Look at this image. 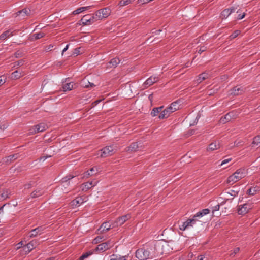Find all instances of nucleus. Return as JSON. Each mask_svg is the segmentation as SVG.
<instances>
[{
	"instance_id": "f257e3e1",
	"label": "nucleus",
	"mask_w": 260,
	"mask_h": 260,
	"mask_svg": "<svg viewBox=\"0 0 260 260\" xmlns=\"http://www.w3.org/2000/svg\"><path fill=\"white\" fill-rule=\"evenodd\" d=\"M161 243L156 242L154 245L145 246L136 250L135 255L139 260L153 259L163 253Z\"/></svg>"
},
{
	"instance_id": "f03ea898",
	"label": "nucleus",
	"mask_w": 260,
	"mask_h": 260,
	"mask_svg": "<svg viewBox=\"0 0 260 260\" xmlns=\"http://www.w3.org/2000/svg\"><path fill=\"white\" fill-rule=\"evenodd\" d=\"M245 171L243 168L238 169L234 174L230 176L227 179V183L233 184L245 176Z\"/></svg>"
},
{
	"instance_id": "7ed1b4c3",
	"label": "nucleus",
	"mask_w": 260,
	"mask_h": 260,
	"mask_svg": "<svg viewBox=\"0 0 260 260\" xmlns=\"http://www.w3.org/2000/svg\"><path fill=\"white\" fill-rule=\"evenodd\" d=\"M131 217L130 214H127L117 218L115 221L112 222V228H116L123 224L127 220Z\"/></svg>"
},
{
	"instance_id": "20e7f679",
	"label": "nucleus",
	"mask_w": 260,
	"mask_h": 260,
	"mask_svg": "<svg viewBox=\"0 0 260 260\" xmlns=\"http://www.w3.org/2000/svg\"><path fill=\"white\" fill-rule=\"evenodd\" d=\"M47 128V125L44 123H41L36 125L29 129V134L34 135L37 133L43 132Z\"/></svg>"
},
{
	"instance_id": "39448f33",
	"label": "nucleus",
	"mask_w": 260,
	"mask_h": 260,
	"mask_svg": "<svg viewBox=\"0 0 260 260\" xmlns=\"http://www.w3.org/2000/svg\"><path fill=\"white\" fill-rule=\"evenodd\" d=\"M102 153L101 157H106L111 156L115 153V150L113 148V146H107L101 150Z\"/></svg>"
},
{
	"instance_id": "423d86ee",
	"label": "nucleus",
	"mask_w": 260,
	"mask_h": 260,
	"mask_svg": "<svg viewBox=\"0 0 260 260\" xmlns=\"http://www.w3.org/2000/svg\"><path fill=\"white\" fill-rule=\"evenodd\" d=\"M237 116V114L236 112L231 111L227 113L224 116L221 117L220 119V122L223 124L226 123V122L230 121L233 119L236 118Z\"/></svg>"
},
{
	"instance_id": "0eeeda50",
	"label": "nucleus",
	"mask_w": 260,
	"mask_h": 260,
	"mask_svg": "<svg viewBox=\"0 0 260 260\" xmlns=\"http://www.w3.org/2000/svg\"><path fill=\"white\" fill-rule=\"evenodd\" d=\"M113 244V242H111L110 241L104 243H102L101 244H99L95 250L96 251L103 252L112 247Z\"/></svg>"
},
{
	"instance_id": "6e6552de",
	"label": "nucleus",
	"mask_w": 260,
	"mask_h": 260,
	"mask_svg": "<svg viewBox=\"0 0 260 260\" xmlns=\"http://www.w3.org/2000/svg\"><path fill=\"white\" fill-rule=\"evenodd\" d=\"M159 80L158 76H152L148 78L146 81L143 83V89L147 88L148 87L153 85L154 83L157 82Z\"/></svg>"
},
{
	"instance_id": "1a4fd4ad",
	"label": "nucleus",
	"mask_w": 260,
	"mask_h": 260,
	"mask_svg": "<svg viewBox=\"0 0 260 260\" xmlns=\"http://www.w3.org/2000/svg\"><path fill=\"white\" fill-rule=\"evenodd\" d=\"M38 245V241L36 240H33L27 244L23 247V250L25 253L28 254L36 246Z\"/></svg>"
},
{
	"instance_id": "9d476101",
	"label": "nucleus",
	"mask_w": 260,
	"mask_h": 260,
	"mask_svg": "<svg viewBox=\"0 0 260 260\" xmlns=\"http://www.w3.org/2000/svg\"><path fill=\"white\" fill-rule=\"evenodd\" d=\"M45 228L43 226H40L31 230L27 235L28 237L33 238L36 237L38 234H41L43 232Z\"/></svg>"
},
{
	"instance_id": "9b49d317",
	"label": "nucleus",
	"mask_w": 260,
	"mask_h": 260,
	"mask_svg": "<svg viewBox=\"0 0 260 260\" xmlns=\"http://www.w3.org/2000/svg\"><path fill=\"white\" fill-rule=\"evenodd\" d=\"M244 92V89L240 86H237L231 89L229 91V94L231 95L237 96L242 94Z\"/></svg>"
},
{
	"instance_id": "f8f14e48",
	"label": "nucleus",
	"mask_w": 260,
	"mask_h": 260,
	"mask_svg": "<svg viewBox=\"0 0 260 260\" xmlns=\"http://www.w3.org/2000/svg\"><path fill=\"white\" fill-rule=\"evenodd\" d=\"M19 157V153L10 155L3 158V163L7 165L10 164Z\"/></svg>"
},
{
	"instance_id": "ddd939ff",
	"label": "nucleus",
	"mask_w": 260,
	"mask_h": 260,
	"mask_svg": "<svg viewBox=\"0 0 260 260\" xmlns=\"http://www.w3.org/2000/svg\"><path fill=\"white\" fill-rule=\"evenodd\" d=\"M194 224V219H188L179 225V229L180 230L184 231L190 226H193Z\"/></svg>"
},
{
	"instance_id": "4468645a",
	"label": "nucleus",
	"mask_w": 260,
	"mask_h": 260,
	"mask_svg": "<svg viewBox=\"0 0 260 260\" xmlns=\"http://www.w3.org/2000/svg\"><path fill=\"white\" fill-rule=\"evenodd\" d=\"M30 10L27 8L23 9L21 10L18 11L16 13V16H20L22 19H24L25 17L28 16L30 14Z\"/></svg>"
},
{
	"instance_id": "2eb2a0df",
	"label": "nucleus",
	"mask_w": 260,
	"mask_h": 260,
	"mask_svg": "<svg viewBox=\"0 0 260 260\" xmlns=\"http://www.w3.org/2000/svg\"><path fill=\"white\" fill-rule=\"evenodd\" d=\"M249 209V205L247 204H245L242 206H239L238 213L239 215H244L248 212Z\"/></svg>"
},
{
	"instance_id": "dca6fc26",
	"label": "nucleus",
	"mask_w": 260,
	"mask_h": 260,
	"mask_svg": "<svg viewBox=\"0 0 260 260\" xmlns=\"http://www.w3.org/2000/svg\"><path fill=\"white\" fill-rule=\"evenodd\" d=\"M111 228H113L112 224H110L109 222H105L102 224L99 228L98 231H100V233H103L109 231Z\"/></svg>"
},
{
	"instance_id": "f3484780",
	"label": "nucleus",
	"mask_w": 260,
	"mask_h": 260,
	"mask_svg": "<svg viewBox=\"0 0 260 260\" xmlns=\"http://www.w3.org/2000/svg\"><path fill=\"white\" fill-rule=\"evenodd\" d=\"M120 60L118 57H115L111 59L107 63V67L109 68H116L119 64Z\"/></svg>"
},
{
	"instance_id": "a211bd4d",
	"label": "nucleus",
	"mask_w": 260,
	"mask_h": 260,
	"mask_svg": "<svg viewBox=\"0 0 260 260\" xmlns=\"http://www.w3.org/2000/svg\"><path fill=\"white\" fill-rule=\"evenodd\" d=\"M90 14H87L84 15L82 19L80 20V25H82L83 26L89 25L91 24V20H90Z\"/></svg>"
},
{
	"instance_id": "6ab92c4d",
	"label": "nucleus",
	"mask_w": 260,
	"mask_h": 260,
	"mask_svg": "<svg viewBox=\"0 0 260 260\" xmlns=\"http://www.w3.org/2000/svg\"><path fill=\"white\" fill-rule=\"evenodd\" d=\"M44 193V190L43 188H38L31 193L30 196L32 198H36L42 196Z\"/></svg>"
},
{
	"instance_id": "aec40b11",
	"label": "nucleus",
	"mask_w": 260,
	"mask_h": 260,
	"mask_svg": "<svg viewBox=\"0 0 260 260\" xmlns=\"http://www.w3.org/2000/svg\"><path fill=\"white\" fill-rule=\"evenodd\" d=\"M75 85V84L73 82L67 83L65 84H63L62 86V90L64 92H66L67 91H70L74 88V86Z\"/></svg>"
},
{
	"instance_id": "412c9836",
	"label": "nucleus",
	"mask_w": 260,
	"mask_h": 260,
	"mask_svg": "<svg viewBox=\"0 0 260 260\" xmlns=\"http://www.w3.org/2000/svg\"><path fill=\"white\" fill-rule=\"evenodd\" d=\"M239 192V189L238 187H234V189H231L226 193L231 197V199H233L235 197L238 196Z\"/></svg>"
},
{
	"instance_id": "4be33fe9",
	"label": "nucleus",
	"mask_w": 260,
	"mask_h": 260,
	"mask_svg": "<svg viewBox=\"0 0 260 260\" xmlns=\"http://www.w3.org/2000/svg\"><path fill=\"white\" fill-rule=\"evenodd\" d=\"M98 170L96 167H93L91 168L89 170L85 172L84 173V175L83 177L88 178L89 176H92L94 174L97 173Z\"/></svg>"
},
{
	"instance_id": "5701e85b",
	"label": "nucleus",
	"mask_w": 260,
	"mask_h": 260,
	"mask_svg": "<svg viewBox=\"0 0 260 260\" xmlns=\"http://www.w3.org/2000/svg\"><path fill=\"white\" fill-rule=\"evenodd\" d=\"M23 73L22 71L16 70L12 73L11 78L13 80L19 79L23 75Z\"/></svg>"
},
{
	"instance_id": "b1692460",
	"label": "nucleus",
	"mask_w": 260,
	"mask_h": 260,
	"mask_svg": "<svg viewBox=\"0 0 260 260\" xmlns=\"http://www.w3.org/2000/svg\"><path fill=\"white\" fill-rule=\"evenodd\" d=\"M103 18L108 17L111 13V9L109 7L105 8L100 10Z\"/></svg>"
},
{
	"instance_id": "393cba45",
	"label": "nucleus",
	"mask_w": 260,
	"mask_h": 260,
	"mask_svg": "<svg viewBox=\"0 0 260 260\" xmlns=\"http://www.w3.org/2000/svg\"><path fill=\"white\" fill-rule=\"evenodd\" d=\"M138 149V145L137 143H133L129 146L126 147V151L127 152H135Z\"/></svg>"
},
{
	"instance_id": "a878e982",
	"label": "nucleus",
	"mask_w": 260,
	"mask_h": 260,
	"mask_svg": "<svg viewBox=\"0 0 260 260\" xmlns=\"http://www.w3.org/2000/svg\"><path fill=\"white\" fill-rule=\"evenodd\" d=\"M163 108L164 106L154 108L151 112V116L154 117L157 115L159 113L160 114L162 111Z\"/></svg>"
},
{
	"instance_id": "bb28decb",
	"label": "nucleus",
	"mask_w": 260,
	"mask_h": 260,
	"mask_svg": "<svg viewBox=\"0 0 260 260\" xmlns=\"http://www.w3.org/2000/svg\"><path fill=\"white\" fill-rule=\"evenodd\" d=\"M209 77L210 75L209 73L205 72L199 75L198 79L197 80L200 83L203 81L209 78Z\"/></svg>"
},
{
	"instance_id": "cd10ccee",
	"label": "nucleus",
	"mask_w": 260,
	"mask_h": 260,
	"mask_svg": "<svg viewBox=\"0 0 260 260\" xmlns=\"http://www.w3.org/2000/svg\"><path fill=\"white\" fill-rule=\"evenodd\" d=\"M84 203V200L82 197H77L71 202L72 206H79Z\"/></svg>"
},
{
	"instance_id": "c85d7f7f",
	"label": "nucleus",
	"mask_w": 260,
	"mask_h": 260,
	"mask_svg": "<svg viewBox=\"0 0 260 260\" xmlns=\"http://www.w3.org/2000/svg\"><path fill=\"white\" fill-rule=\"evenodd\" d=\"M81 84L82 86L84 88H92L95 86L93 83H90L88 80L85 79L82 80Z\"/></svg>"
},
{
	"instance_id": "c756f323",
	"label": "nucleus",
	"mask_w": 260,
	"mask_h": 260,
	"mask_svg": "<svg viewBox=\"0 0 260 260\" xmlns=\"http://www.w3.org/2000/svg\"><path fill=\"white\" fill-rule=\"evenodd\" d=\"M91 7V6H90L82 7L79 8L77 9L74 11L73 12V14L74 15L79 14L84 11L88 10L89 9H90V8Z\"/></svg>"
},
{
	"instance_id": "7c9ffc66",
	"label": "nucleus",
	"mask_w": 260,
	"mask_h": 260,
	"mask_svg": "<svg viewBox=\"0 0 260 260\" xmlns=\"http://www.w3.org/2000/svg\"><path fill=\"white\" fill-rule=\"evenodd\" d=\"M170 113L168 111V110L165 109L162 111L159 115L158 116V118L160 119H166L170 116Z\"/></svg>"
},
{
	"instance_id": "2f4dec72",
	"label": "nucleus",
	"mask_w": 260,
	"mask_h": 260,
	"mask_svg": "<svg viewBox=\"0 0 260 260\" xmlns=\"http://www.w3.org/2000/svg\"><path fill=\"white\" fill-rule=\"evenodd\" d=\"M219 148H220L219 144L218 142H216V141L211 143L209 145V149L212 150V151L217 150Z\"/></svg>"
},
{
	"instance_id": "473e14b6",
	"label": "nucleus",
	"mask_w": 260,
	"mask_h": 260,
	"mask_svg": "<svg viewBox=\"0 0 260 260\" xmlns=\"http://www.w3.org/2000/svg\"><path fill=\"white\" fill-rule=\"evenodd\" d=\"M251 145L253 147L254 146L260 147V135L254 137Z\"/></svg>"
},
{
	"instance_id": "72a5a7b5",
	"label": "nucleus",
	"mask_w": 260,
	"mask_h": 260,
	"mask_svg": "<svg viewBox=\"0 0 260 260\" xmlns=\"http://www.w3.org/2000/svg\"><path fill=\"white\" fill-rule=\"evenodd\" d=\"M231 14V11H230L228 9H224L220 14V17L223 19L226 18Z\"/></svg>"
},
{
	"instance_id": "f704fd0d",
	"label": "nucleus",
	"mask_w": 260,
	"mask_h": 260,
	"mask_svg": "<svg viewBox=\"0 0 260 260\" xmlns=\"http://www.w3.org/2000/svg\"><path fill=\"white\" fill-rule=\"evenodd\" d=\"M178 103H179L178 101L172 103L170 105V106L171 107V108L170 109L171 110H174V111H176L177 110L179 109L180 105H179Z\"/></svg>"
},
{
	"instance_id": "c9c22d12",
	"label": "nucleus",
	"mask_w": 260,
	"mask_h": 260,
	"mask_svg": "<svg viewBox=\"0 0 260 260\" xmlns=\"http://www.w3.org/2000/svg\"><path fill=\"white\" fill-rule=\"evenodd\" d=\"M12 36V32L10 30H7L2 34L0 36V39L2 40H4L7 38Z\"/></svg>"
},
{
	"instance_id": "e433bc0d",
	"label": "nucleus",
	"mask_w": 260,
	"mask_h": 260,
	"mask_svg": "<svg viewBox=\"0 0 260 260\" xmlns=\"http://www.w3.org/2000/svg\"><path fill=\"white\" fill-rule=\"evenodd\" d=\"M10 192L8 189H6L3 191L0 196L2 199H6L7 198H10Z\"/></svg>"
},
{
	"instance_id": "4c0bfd02",
	"label": "nucleus",
	"mask_w": 260,
	"mask_h": 260,
	"mask_svg": "<svg viewBox=\"0 0 260 260\" xmlns=\"http://www.w3.org/2000/svg\"><path fill=\"white\" fill-rule=\"evenodd\" d=\"M82 190L84 191H86L88 189L91 188V184L89 183V182H85L82 185Z\"/></svg>"
},
{
	"instance_id": "58836bf2",
	"label": "nucleus",
	"mask_w": 260,
	"mask_h": 260,
	"mask_svg": "<svg viewBox=\"0 0 260 260\" xmlns=\"http://www.w3.org/2000/svg\"><path fill=\"white\" fill-rule=\"evenodd\" d=\"M112 258L110 259V260H126V258L127 257V256H118L116 255L113 254L112 255Z\"/></svg>"
},
{
	"instance_id": "ea45409f",
	"label": "nucleus",
	"mask_w": 260,
	"mask_h": 260,
	"mask_svg": "<svg viewBox=\"0 0 260 260\" xmlns=\"http://www.w3.org/2000/svg\"><path fill=\"white\" fill-rule=\"evenodd\" d=\"M93 15L95 18V20H101L103 18V17L102 16V15L100 10L96 11L95 13L94 14H93Z\"/></svg>"
},
{
	"instance_id": "a19ab883",
	"label": "nucleus",
	"mask_w": 260,
	"mask_h": 260,
	"mask_svg": "<svg viewBox=\"0 0 260 260\" xmlns=\"http://www.w3.org/2000/svg\"><path fill=\"white\" fill-rule=\"evenodd\" d=\"M45 36V34L42 32H40L38 33L34 34L32 35V37L34 38L35 40H38L39 39L43 38Z\"/></svg>"
},
{
	"instance_id": "79ce46f5",
	"label": "nucleus",
	"mask_w": 260,
	"mask_h": 260,
	"mask_svg": "<svg viewBox=\"0 0 260 260\" xmlns=\"http://www.w3.org/2000/svg\"><path fill=\"white\" fill-rule=\"evenodd\" d=\"M92 254V252H87L83 253L80 257L79 260H84L85 258H87L89 255H91Z\"/></svg>"
},
{
	"instance_id": "37998d69",
	"label": "nucleus",
	"mask_w": 260,
	"mask_h": 260,
	"mask_svg": "<svg viewBox=\"0 0 260 260\" xmlns=\"http://www.w3.org/2000/svg\"><path fill=\"white\" fill-rule=\"evenodd\" d=\"M131 0H121L119 1L118 5L120 6H124L131 3Z\"/></svg>"
},
{
	"instance_id": "c03bdc74",
	"label": "nucleus",
	"mask_w": 260,
	"mask_h": 260,
	"mask_svg": "<svg viewBox=\"0 0 260 260\" xmlns=\"http://www.w3.org/2000/svg\"><path fill=\"white\" fill-rule=\"evenodd\" d=\"M34 184H35V182L32 181H30L29 183L25 184L24 185V189H29V188H31L34 185Z\"/></svg>"
},
{
	"instance_id": "a18cd8bd",
	"label": "nucleus",
	"mask_w": 260,
	"mask_h": 260,
	"mask_svg": "<svg viewBox=\"0 0 260 260\" xmlns=\"http://www.w3.org/2000/svg\"><path fill=\"white\" fill-rule=\"evenodd\" d=\"M203 215L201 212V211H200V212H198V213H197L193 217V218L191 219H194V223H196V222L198 220H197V217H203Z\"/></svg>"
},
{
	"instance_id": "49530a36",
	"label": "nucleus",
	"mask_w": 260,
	"mask_h": 260,
	"mask_svg": "<svg viewBox=\"0 0 260 260\" xmlns=\"http://www.w3.org/2000/svg\"><path fill=\"white\" fill-rule=\"evenodd\" d=\"M25 61L23 59H21L20 60L15 61L14 63V67H18V66H21L23 65Z\"/></svg>"
},
{
	"instance_id": "de8ad7c7",
	"label": "nucleus",
	"mask_w": 260,
	"mask_h": 260,
	"mask_svg": "<svg viewBox=\"0 0 260 260\" xmlns=\"http://www.w3.org/2000/svg\"><path fill=\"white\" fill-rule=\"evenodd\" d=\"M103 238V236H98L93 240V241L95 243H98L100 242Z\"/></svg>"
},
{
	"instance_id": "09e8293b",
	"label": "nucleus",
	"mask_w": 260,
	"mask_h": 260,
	"mask_svg": "<svg viewBox=\"0 0 260 260\" xmlns=\"http://www.w3.org/2000/svg\"><path fill=\"white\" fill-rule=\"evenodd\" d=\"M256 190L255 189L250 188L247 190V193L249 195H254L256 193Z\"/></svg>"
},
{
	"instance_id": "8fccbe9b",
	"label": "nucleus",
	"mask_w": 260,
	"mask_h": 260,
	"mask_svg": "<svg viewBox=\"0 0 260 260\" xmlns=\"http://www.w3.org/2000/svg\"><path fill=\"white\" fill-rule=\"evenodd\" d=\"M218 90V88L217 87V88H214L213 89H211L209 91H208V94L209 95H211L212 94H213L215 92H217V91Z\"/></svg>"
},
{
	"instance_id": "3c124183",
	"label": "nucleus",
	"mask_w": 260,
	"mask_h": 260,
	"mask_svg": "<svg viewBox=\"0 0 260 260\" xmlns=\"http://www.w3.org/2000/svg\"><path fill=\"white\" fill-rule=\"evenodd\" d=\"M80 48H75L74 50L73 55H74L75 56H77L78 55L80 54Z\"/></svg>"
},
{
	"instance_id": "603ef678",
	"label": "nucleus",
	"mask_w": 260,
	"mask_h": 260,
	"mask_svg": "<svg viewBox=\"0 0 260 260\" xmlns=\"http://www.w3.org/2000/svg\"><path fill=\"white\" fill-rule=\"evenodd\" d=\"M207 49V47L203 46H202L200 47V48L199 49V50H198V52L199 54H201L202 52L206 51Z\"/></svg>"
},
{
	"instance_id": "864d4df0",
	"label": "nucleus",
	"mask_w": 260,
	"mask_h": 260,
	"mask_svg": "<svg viewBox=\"0 0 260 260\" xmlns=\"http://www.w3.org/2000/svg\"><path fill=\"white\" fill-rule=\"evenodd\" d=\"M14 55L16 58L21 57L22 56V52L20 51H17L15 53Z\"/></svg>"
},
{
	"instance_id": "5fc2aeb1",
	"label": "nucleus",
	"mask_w": 260,
	"mask_h": 260,
	"mask_svg": "<svg viewBox=\"0 0 260 260\" xmlns=\"http://www.w3.org/2000/svg\"><path fill=\"white\" fill-rule=\"evenodd\" d=\"M69 178L67 176L63 178L61 180L62 183L66 184L67 185H68L69 184V182H68Z\"/></svg>"
},
{
	"instance_id": "6e6d98bb",
	"label": "nucleus",
	"mask_w": 260,
	"mask_h": 260,
	"mask_svg": "<svg viewBox=\"0 0 260 260\" xmlns=\"http://www.w3.org/2000/svg\"><path fill=\"white\" fill-rule=\"evenodd\" d=\"M203 215L204 216L205 215L208 214L210 212V210L208 209H204L201 211Z\"/></svg>"
},
{
	"instance_id": "4d7b16f0",
	"label": "nucleus",
	"mask_w": 260,
	"mask_h": 260,
	"mask_svg": "<svg viewBox=\"0 0 260 260\" xmlns=\"http://www.w3.org/2000/svg\"><path fill=\"white\" fill-rule=\"evenodd\" d=\"M231 160H232V158H230L225 159L223 160L221 162V164L219 166H223V165L226 164L228 162H230Z\"/></svg>"
},
{
	"instance_id": "13d9d810",
	"label": "nucleus",
	"mask_w": 260,
	"mask_h": 260,
	"mask_svg": "<svg viewBox=\"0 0 260 260\" xmlns=\"http://www.w3.org/2000/svg\"><path fill=\"white\" fill-rule=\"evenodd\" d=\"M239 34V31L237 30V31H234L231 35V38L233 39V38H236Z\"/></svg>"
},
{
	"instance_id": "bf43d9fd",
	"label": "nucleus",
	"mask_w": 260,
	"mask_h": 260,
	"mask_svg": "<svg viewBox=\"0 0 260 260\" xmlns=\"http://www.w3.org/2000/svg\"><path fill=\"white\" fill-rule=\"evenodd\" d=\"M1 79H0V86L3 85L5 83V78L4 76L1 77Z\"/></svg>"
},
{
	"instance_id": "052dcab7",
	"label": "nucleus",
	"mask_w": 260,
	"mask_h": 260,
	"mask_svg": "<svg viewBox=\"0 0 260 260\" xmlns=\"http://www.w3.org/2000/svg\"><path fill=\"white\" fill-rule=\"evenodd\" d=\"M219 208H220V205L219 204L216 205V206L213 207V210H212L213 212H214V211H218L219 210Z\"/></svg>"
},
{
	"instance_id": "680f3d73",
	"label": "nucleus",
	"mask_w": 260,
	"mask_h": 260,
	"mask_svg": "<svg viewBox=\"0 0 260 260\" xmlns=\"http://www.w3.org/2000/svg\"><path fill=\"white\" fill-rule=\"evenodd\" d=\"M245 14L244 13H243L242 14H239L237 18L238 20H241L243 19L245 17Z\"/></svg>"
},
{
	"instance_id": "e2e57ef3",
	"label": "nucleus",
	"mask_w": 260,
	"mask_h": 260,
	"mask_svg": "<svg viewBox=\"0 0 260 260\" xmlns=\"http://www.w3.org/2000/svg\"><path fill=\"white\" fill-rule=\"evenodd\" d=\"M90 20H91V24L93 23L94 22L97 21V20H95V18L94 17V16L92 15H90Z\"/></svg>"
},
{
	"instance_id": "0e129e2a",
	"label": "nucleus",
	"mask_w": 260,
	"mask_h": 260,
	"mask_svg": "<svg viewBox=\"0 0 260 260\" xmlns=\"http://www.w3.org/2000/svg\"><path fill=\"white\" fill-rule=\"evenodd\" d=\"M23 243L22 241L18 243L17 244V249H19V248L22 247L23 246Z\"/></svg>"
},
{
	"instance_id": "69168bd1",
	"label": "nucleus",
	"mask_w": 260,
	"mask_h": 260,
	"mask_svg": "<svg viewBox=\"0 0 260 260\" xmlns=\"http://www.w3.org/2000/svg\"><path fill=\"white\" fill-rule=\"evenodd\" d=\"M170 108H171V107L169 106V107H168L167 108H166V109L168 110V111L169 112V113H170V114H171V113H173L174 112H175L174 111V110H171Z\"/></svg>"
},
{
	"instance_id": "338daca9",
	"label": "nucleus",
	"mask_w": 260,
	"mask_h": 260,
	"mask_svg": "<svg viewBox=\"0 0 260 260\" xmlns=\"http://www.w3.org/2000/svg\"><path fill=\"white\" fill-rule=\"evenodd\" d=\"M97 183H98L97 181H95V182L91 181V182H89V183L91 184V188L92 187L95 186L96 185Z\"/></svg>"
},
{
	"instance_id": "774afa93",
	"label": "nucleus",
	"mask_w": 260,
	"mask_h": 260,
	"mask_svg": "<svg viewBox=\"0 0 260 260\" xmlns=\"http://www.w3.org/2000/svg\"><path fill=\"white\" fill-rule=\"evenodd\" d=\"M205 257L203 255H199L197 257V260H204Z\"/></svg>"
}]
</instances>
